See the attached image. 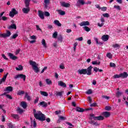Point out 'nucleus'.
Segmentation results:
<instances>
[{
	"instance_id": "79ce46f5",
	"label": "nucleus",
	"mask_w": 128,
	"mask_h": 128,
	"mask_svg": "<svg viewBox=\"0 0 128 128\" xmlns=\"http://www.w3.org/2000/svg\"><path fill=\"white\" fill-rule=\"evenodd\" d=\"M107 58H112V53L108 52L106 54Z\"/></svg>"
},
{
	"instance_id": "58836bf2",
	"label": "nucleus",
	"mask_w": 128,
	"mask_h": 128,
	"mask_svg": "<svg viewBox=\"0 0 128 128\" xmlns=\"http://www.w3.org/2000/svg\"><path fill=\"white\" fill-rule=\"evenodd\" d=\"M83 28L84 30H86V32H90V28L86 26H84Z\"/></svg>"
},
{
	"instance_id": "dca6fc26",
	"label": "nucleus",
	"mask_w": 128,
	"mask_h": 128,
	"mask_svg": "<svg viewBox=\"0 0 128 128\" xmlns=\"http://www.w3.org/2000/svg\"><path fill=\"white\" fill-rule=\"evenodd\" d=\"M128 76V74L126 72H124L123 73L120 74V78H126Z\"/></svg>"
},
{
	"instance_id": "72a5a7b5",
	"label": "nucleus",
	"mask_w": 128,
	"mask_h": 128,
	"mask_svg": "<svg viewBox=\"0 0 128 128\" xmlns=\"http://www.w3.org/2000/svg\"><path fill=\"white\" fill-rule=\"evenodd\" d=\"M18 96H22V94H24V91L18 90L17 92Z\"/></svg>"
},
{
	"instance_id": "69168bd1",
	"label": "nucleus",
	"mask_w": 128,
	"mask_h": 128,
	"mask_svg": "<svg viewBox=\"0 0 128 128\" xmlns=\"http://www.w3.org/2000/svg\"><path fill=\"white\" fill-rule=\"evenodd\" d=\"M104 23H102L101 24L100 23L98 24V26H100V28L104 26Z\"/></svg>"
},
{
	"instance_id": "20e7f679",
	"label": "nucleus",
	"mask_w": 128,
	"mask_h": 128,
	"mask_svg": "<svg viewBox=\"0 0 128 128\" xmlns=\"http://www.w3.org/2000/svg\"><path fill=\"white\" fill-rule=\"evenodd\" d=\"M14 80H16L18 78H22L24 82H26V76L24 74H16L14 77Z\"/></svg>"
},
{
	"instance_id": "f704fd0d",
	"label": "nucleus",
	"mask_w": 128,
	"mask_h": 128,
	"mask_svg": "<svg viewBox=\"0 0 128 128\" xmlns=\"http://www.w3.org/2000/svg\"><path fill=\"white\" fill-rule=\"evenodd\" d=\"M58 40L60 42H62V36L60 34L58 37Z\"/></svg>"
},
{
	"instance_id": "473e14b6",
	"label": "nucleus",
	"mask_w": 128,
	"mask_h": 128,
	"mask_svg": "<svg viewBox=\"0 0 128 128\" xmlns=\"http://www.w3.org/2000/svg\"><path fill=\"white\" fill-rule=\"evenodd\" d=\"M25 98H27V100H30V96H28V92L25 93Z\"/></svg>"
},
{
	"instance_id": "bb28decb",
	"label": "nucleus",
	"mask_w": 128,
	"mask_h": 128,
	"mask_svg": "<svg viewBox=\"0 0 128 128\" xmlns=\"http://www.w3.org/2000/svg\"><path fill=\"white\" fill-rule=\"evenodd\" d=\"M40 94H42V96H48V92H44V91H40Z\"/></svg>"
},
{
	"instance_id": "e2e57ef3",
	"label": "nucleus",
	"mask_w": 128,
	"mask_h": 128,
	"mask_svg": "<svg viewBox=\"0 0 128 128\" xmlns=\"http://www.w3.org/2000/svg\"><path fill=\"white\" fill-rule=\"evenodd\" d=\"M2 20L6 21L8 20V17H6V16H3L2 17Z\"/></svg>"
},
{
	"instance_id": "37998d69",
	"label": "nucleus",
	"mask_w": 128,
	"mask_h": 128,
	"mask_svg": "<svg viewBox=\"0 0 128 128\" xmlns=\"http://www.w3.org/2000/svg\"><path fill=\"white\" fill-rule=\"evenodd\" d=\"M57 36H58V32H55L52 34V38H56Z\"/></svg>"
},
{
	"instance_id": "f3484780",
	"label": "nucleus",
	"mask_w": 128,
	"mask_h": 128,
	"mask_svg": "<svg viewBox=\"0 0 128 128\" xmlns=\"http://www.w3.org/2000/svg\"><path fill=\"white\" fill-rule=\"evenodd\" d=\"M104 118L102 116H96L94 118V120H104Z\"/></svg>"
},
{
	"instance_id": "49530a36",
	"label": "nucleus",
	"mask_w": 128,
	"mask_h": 128,
	"mask_svg": "<svg viewBox=\"0 0 128 128\" xmlns=\"http://www.w3.org/2000/svg\"><path fill=\"white\" fill-rule=\"evenodd\" d=\"M113 78H120V74L114 75Z\"/></svg>"
},
{
	"instance_id": "a19ab883",
	"label": "nucleus",
	"mask_w": 128,
	"mask_h": 128,
	"mask_svg": "<svg viewBox=\"0 0 128 128\" xmlns=\"http://www.w3.org/2000/svg\"><path fill=\"white\" fill-rule=\"evenodd\" d=\"M17 112H19V114H22V112H24V110H22V109L18 108L16 110Z\"/></svg>"
},
{
	"instance_id": "e433bc0d",
	"label": "nucleus",
	"mask_w": 128,
	"mask_h": 128,
	"mask_svg": "<svg viewBox=\"0 0 128 128\" xmlns=\"http://www.w3.org/2000/svg\"><path fill=\"white\" fill-rule=\"evenodd\" d=\"M46 83L47 84H52V80H50V78H46Z\"/></svg>"
},
{
	"instance_id": "a211bd4d",
	"label": "nucleus",
	"mask_w": 128,
	"mask_h": 128,
	"mask_svg": "<svg viewBox=\"0 0 128 128\" xmlns=\"http://www.w3.org/2000/svg\"><path fill=\"white\" fill-rule=\"evenodd\" d=\"M58 85L60 86H62V88H66V84L62 81L58 82Z\"/></svg>"
},
{
	"instance_id": "c85d7f7f",
	"label": "nucleus",
	"mask_w": 128,
	"mask_h": 128,
	"mask_svg": "<svg viewBox=\"0 0 128 128\" xmlns=\"http://www.w3.org/2000/svg\"><path fill=\"white\" fill-rule=\"evenodd\" d=\"M90 124H92L93 126H98V122H96L94 120H92V119H91V120L90 122Z\"/></svg>"
},
{
	"instance_id": "5fc2aeb1",
	"label": "nucleus",
	"mask_w": 128,
	"mask_h": 128,
	"mask_svg": "<svg viewBox=\"0 0 128 128\" xmlns=\"http://www.w3.org/2000/svg\"><path fill=\"white\" fill-rule=\"evenodd\" d=\"M105 110H112V107L110 106H106L105 107Z\"/></svg>"
},
{
	"instance_id": "5701e85b",
	"label": "nucleus",
	"mask_w": 128,
	"mask_h": 128,
	"mask_svg": "<svg viewBox=\"0 0 128 128\" xmlns=\"http://www.w3.org/2000/svg\"><path fill=\"white\" fill-rule=\"evenodd\" d=\"M12 117L14 118L15 120H20V116H18V114H12Z\"/></svg>"
},
{
	"instance_id": "c9c22d12",
	"label": "nucleus",
	"mask_w": 128,
	"mask_h": 128,
	"mask_svg": "<svg viewBox=\"0 0 128 128\" xmlns=\"http://www.w3.org/2000/svg\"><path fill=\"white\" fill-rule=\"evenodd\" d=\"M122 94V92L118 91L116 92V97L120 98Z\"/></svg>"
},
{
	"instance_id": "4c0bfd02",
	"label": "nucleus",
	"mask_w": 128,
	"mask_h": 128,
	"mask_svg": "<svg viewBox=\"0 0 128 128\" xmlns=\"http://www.w3.org/2000/svg\"><path fill=\"white\" fill-rule=\"evenodd\" d=\"M66 120V117L62 116H60L59 119L58 120V122H60V120Z\"/></svg>"
},
{
	"instance_id": "09e8293b",
	"label": "nucleus",
	"mask_w": 128,
	"mask_h": 128,
	"mask_svg": "<svg viewBox=\"0 0 128 128\" xmlns=\"http://www.w3.org/2000/svg\"><path fill=\"white\" fill-rule=\"evenodd\" d=\"M114 8H116L118 10H120V6H114Z\"/></svg>"
},
{
	"instance_id": "39448f33",
	"label": "nucleus",
	"mask_w": 128,
	"mask_h": 128,
	"mask_svg": "<svg viewBox=\"0 0 128 128\" xmlns=\"http://www.w3.org/2000/svg\"><path fill=\"white\" fill-rule=\"evenodd\" d=\"M18 14V10H16V8H13L12 9L11 12H10L9 16L11 18H14V16L16 14Z\"/></svg>"
},
{
	"instance_id": "9d476101",
	"label": "nucleus",
	"mask_w": 128,
	"mask_h": 128,
	"mask_svg": "<svg viewBox=\"0 0 128 128\" xmlns=\"http://www.w3.org/2000/svg\"><path fill=\"white\" fill-rule=\"evenodd\" d=\"M64 94V91H61V92L57 91L55 93V96H60V98H62V94Z\"/></svg>"
},
{
	"instance_id": "6e6552de",
	"label": "nucleus",
	"mask_w": 128,
	"mask_h": 128,
	"mask_svg": "<svg viewBox=\"0 0 128 128\" xmlns=\"http://www.w3.org/2000/svg\"><path fill=\"white\" fill-rule=\"evenodd\" d=\"M84 4H86V2H84V0H78V1L77 2L76 4V6H80V4H82V6H84Z\"/></svg>"
},
{
	"instance_id": "ea45409f",
	"label": "nucleus",
	"mask_w": 128,
	"mask_h": 128,
	"mask_svg": "<svg viewBox=\"0 0 128 128\" xmlns=\"http://www.w3.org/2000/svg\"><path fill=\"white\" fill-rule=\"evenodd\" d=\"M42 44L44 48H46V40H44V39L42 40Z\"/></svg>"
},
{
	"instance_id": "680f3d73",
	"label": "nucleus",
	"mask_w": 128,
	"mask_h": 128,
	"mask_svg": "<svg viewBox=\"0 0 128 128\" xmlns=\"http://www.w3.org/2000/svg\"><path fill=\"white\" fill-rule=\"evenodd\" d=\"M47 69H48V67L47 66L44 67V68L41 71V74H44V70H46Z\"/></svg>"
},
{
	"instance_id": "774afa93",
	"label": "nucleus",
	"mask_w": 128,
	"mask_h": 128,
	"mask_svg": "<svg viewBox=\"0 0 128 128\" xmlns=\"http://www.w3.org/2000/svg\"><path fill=\"white\" fill-rule=\"evenodd\" d=\"M88 102H90V104H92V97L90 96H88Z\"/></svg>"
},
{
	"instance_id": "1a4fd4ad",
	"label": "nucleus",
	"mask_w": 128,
	"mask_h": 128,
	"mask_svg": "<svg viewBox=\"0 0 128 128\" xmlns=\"http://www.w3.org/2000/svg\"><path fill=\"white\" fill-rule=\"evenodd\" d=\"M8 56H10V58L11 60H18V57L16 56H14V54L12 53H8Z\"/></svg>"
},
{
	"instance_id": "4be33fe9",
	"label": "nucleus",
	"mask_w": 128,
	"mask_h": 128,
	"mask_svg": "<svg viewBox=\"0 0 128 128\" xmlns=\"http://www.w3.org/2000/svg\"><path fill=\"white\" fill-rule=\"evenodd\" d=\"M40 106H42V108H46L48 106V103L44 101L40 102Z\"/></svg>"
},
{
	"instance_id": "cd10ccee",
	"label": "nucleus",
	"mask_w": 128,
	"mask_h": 128,
	"mask_svg": "<svg viewBox=\"0 0 128 128\" xmlns=\"http://www.w3.org/2000/svg\"><path fill=\"white\" fill-rule=\"evenodd\" d=\"M21 106L23 108H26V106H28V105L26 104V102H21Z\"/></svg>"
},
{
	"instance_id": "3c124183",
	"label": "nucleus",
	"mask_w": 128,
	"mask_h": 128,
	"mask_svg": "<svg viewBox=\"0 0 128 128\" xmlns=\"http://www.w3.org/2000/svg\"><path fill=\"white\" fill-rule=\"evenodd\" d=\"M108 8L106 6L102 7L100 8V10H101L102 12H106V10Z\"/></svg>"
},
{
	"instance_id": "412c9836",
	"label": "nucleus",
	"mask_w": 128,
	"mask_h": 128,
	"mask_svg": "<svg viewBox=\"0 0 128 128\" xmlns=\"http://www.w3.org/2000/svg\"><path fill=\"white\" fill-rule=\"evenodd\" d=\"M85 110H84L82 108H80V107H76V112H84Z\"/></svg>"
},
{
	"instance_id": "6ab92c4d",
	"label": "nucleus",
	"mask_w": 128,
	"mask_h": 128,
	"mask_svg": "<svg viewBox=\"0 0 128 128\" xmlns=\"http://www.w3.org/2000/svg\"><path fill=\"white\" fill-rule=\"evenodd\" d=\"M102 116H105V118H110V114L108 112H104L102 113Z\"/></svg>"
},
{
	"instance_id": "aec40b11",
	"label": "nucleus",
	"mask_w": 128,
	"mask_h": 128,
	"mask_svg": "<svg viewBox=\"0 0 128 128\" xmlns=\"http://www.w3.org/2000/svg\"><path fill=\"white\" fill-rule=\"evenodd\" d=\"M56 12H58V14H60V16H64L66 14V12L62 11L61 10H56Z\"/></svg>"
},
{
	"instance_id": "f257e3e1",
	"label": "nucleus",
	"mask_w": 128,
	"mask_h": 128,
	"mask_svg": "<svg viewBox=\"0 0 128 128\" xmlns=\"http://www.w3.org/2000/svg\"><path fill=\"white\" fill-rule=\"evenodd\" d=\"M33 114H34V117L36 120H38L41 122H44L46 120V116H44V114H42L40 111H38V113H36V109H34Z\"/></svg>"
},
{
	"instance_id": "b1692460",
	"label": "nucleus",
	"mask_w": 128,
	"mask_h": 128,
	"mask_svg": "<svg viewBox=\"0 0 128 128\" xmlns=\"http://www.w3.org/2000/svg\"><path fill=\"white\" fill-rule=\"evenodd\" d=\"M5 36L6 38H10V36H12V32L10 30H6V33L5 34Z\"/></svg>"
},
{
	"instance_id": "9b49d317",
	"label": "nucleus",
	"mask_w": 128,
	"mask_h": 128,
	"mask_svg": "<svg viewBox=\"0 0 128 128\" xmlns=\"http://www.w3.org/2000/svg\"><path fill=\"white\" fill-rule=\"evenodd\" d=\"M8 72H7L4 76L3 78L1 79L0 80V84H2V82H6V78L8 76Z\"/></svg>"
},
{
	"instance_id": "c756f323",
	"label": "nucleus",
	"mask_w": 128,
	"mask_h": 128,
	"mask_svg": "<svg viewBox=\"0 0 128 128\" xmlns=\"http://www.w3.org/2000/svg\"><path fill=\"white\" fill-rule=\"evenodd\" d=\"M16 70H24V67L22 65H19L18 66V68H16Z\"/></svg>"
},
{
	"instance_id": "bf43d9fd",
	"label": "nucleus",
	"mask_w": 128,
	"mask_h": 128,
	"mask_svg": "<svg viewBox=\"0 0 128 128\" xmlns=\"http://www.w3.org/2000/svg\"><path fill=\"white\" fill-rule=\"evenodd\" d=\"M2 58H4V60H8V58H6V55H4V54H2Z\"/></svg>"
},
{
	"instance_id": "2eb2a0df",
	"label": "nucleus",
	"mask_w": 128,
	"mask_h": 128,
	"mask_svg": "<svg viewBox=\"0 0 128 128\" xmlns=\"http://www.w3.org/2000/svg\"><path fill=\"white\" fill-rule=\"evenodd\" d=\"M27 8H23L22 9V12H24V14H28L30 12V7H26Z\"/></svg>"
},
{
	"instance_id": "6e6d98bb",
	"label": "nucleus",
	"mask_w": 128,
	"mask_h": 128,
	"mask_svg": "<svg viewBox=\"0 0 128 128\" xmlns=\"http://www.w3.org/2000/svg\"><path fill=\"white\" fill-rule=\"evenodd\" d=\"M6 96L8 98H9V100H12V97L10 94H6Z\"/></svg>"
},
{
	"instance_id": "4468645a",
	"label": "nucleus",
	"mask_w": 128,
	"mask_h": 128,
	"mask_svg": "<svg viewBox=\"0 0 128 128\" xmlns=\"http://www.w3.org/2000/svg\"><path fill=\"white\" fill-rule=\"evenodd\" d=\"M108 38H110V37H108V34L104 35L102 37V40L104 42H108Z\"/></svg>"
},
{
	"instance_id": "13d9d810",
	"label": "nucleus",
	"mask_w": 128,
	"mask_h": 128,
	"mask_svg": "<svg viewBox=\"0 0 128 128\" xmlns=\"http://www.w3.org/2000/svg\"><path fill=\"white\" fill-rule=\"evenodd\" d=\"M33 122H34V125H33L34 128H36V119L34 120Z\"/></svg>"
},
{
	"instance_id": "864d4df0",
	"label": "nucleus",
	"mask_w": 128,
	"mask_h": 128,
	"mask_svg": "<svg viewBox=\"0 0 128 128\" xmlns=\"http://www.w3.org/2000/svg\"><path fill=\"white\" fill-rule=\"evenodd\" d=\"M44 14L45 16H50V14L48 12H45Z\"/></svg>"
},
{
	"instance_id": "7c9ffc66",
	"label": "nucleus",
	"mask_w": 128,
	"mask_h": 128,
	"mask_svg": "<svg viewBox=\"0 0 128 128\" xmlns=\"http://www.w3.org/2000/svg\"><path fill=\"white\" fill-rule=\"evenodd\" d=\"M6 92H12V88L10 86H8L6 88Z\"/></svg>"
},
{
	"instance_id": "8fccbe9b",
	"label": "nucleus",
	"mask_w": 128,
	"mask_h": 128,
	"mask_svg": "<svg viewBox=\"0 0 128 128\" xmlns=\"http://www.w3.org/2000/svg\"><path fill=\"white\" fill-rule=\"evenodd\" d=\"M103 16H104V18H110V14H108V13H105L104 14H102Z\"/></svg>"
},
{
	"instance_id": "de8ad7c7",
	"label": "nucleus",
	"mask_w": 128,
	"mask_h": 128,
	"mask_svg": "<svg viewBox=\"0 0 128 128\" xmlns=\"http://www.w3.org/2000/svg\"><path fill=\"white\" fill-rule=\"evenodd\" d=\"M9 128H13L14 126L12 125V124L10 122L7 124Z\"/></svg>"
},
{
	"instance_id": "a18cd8bd",
	"label": "nucleus",
	"mask_w": 128,
	"mask_h": 128,
	"mask_svg": "<svg viewBox=\"0 0 128 128\" xmlns=\"http://www.w3.org/2000/svg\"><path fill=\"white\" fill-rule=\"evenodd\" d=\"M86 94H92V90L90 89H89L88 91L86 92Z\"/></svg>"
},
{
	"instance_id": "338daca9",
	"label": "nucleus",
	"mask_w": 128,
	"mask_h": 128,
	"mask_svg": "<svg viewBox=\"0 0 128 128\" xmlns=\"http://www.w3.org/2000/svg\"><path fill=\"white\" fill-rule=\"evenodd\" d=\"M90 106H91V107H92V106H96V103L94 102V103H92V104H90Z\"/></svg>"
},
{
	"instance_id": "ddd939ff",
	"label": "nucleus",
	"mask_w": 128,
	"mask_h": 128,
	"mask_svg": "<svg viewBox=\"0 0 128 128\" xmlns=\"http://www.w3.org/2000/svg\"><path fill=\"white\" fill-rule=\"evenodd\" d=\"M38 16L40 17V18L42 20H44V12L42 10H38Z\"/></svg>"
},
{
	"instance_id": "a878e982",
	"label": "nucleus",
	"mask_w": 128,
	"mask_h": 128,
	"mask_svg": "<svg viewBox=\"0 0 128 128\" xmlns=\"http://www.w3.org/2000/svg\"><path fill=\"white\" fill-rule=\"evenodd\" d=\"M54 24H56V26H62V24L58 20H54Z\"/></svg>"
},
{
	"instance_id": "f03ea898",
	"label": "nucleus",
	"mask_w": 128,
	"mask_h": 128,
	"mask_svg": "<svg viewBox=\"0 0 128 128\" xmlns=\"http://www.w3.org/2000/svg\"><path fill=\"white\" fill-rule=\"evenodd\" d=\"M92 66H90L87 69H81L78 70V72L80 74H87V76H90L92 74Z\"/></svg>"
},
{
	"instance_id": "0eeeda50",
	"label": "nucleus",
	"mask_w": 128,
	"mask_h": 128,
	"mask_svg": "<svg viewBox=\"0 0 128 128\" xmlns=\"http://www.w3.org/2000/svg\"><path fill=\"white\" fill-rule=\"evenodd\" d=\"M60 3L62 6H64V8H70V4L69 3H66L64 2H60Z\"/></svg>"
},
{
	"instance_id": "603ef678",
	"label": "nucleus",
	"mask_w": 128,
	"mask_h": 128,
	"mask_svg": "<svg viewBox=\"0 0 128 128\" xmlns=\"http://www.w3.org/2000/svg\"><path fill=\"white\" fill-rule=\"evenodd\" d=\"M102 98H105V100H110V96L103 95L102 96Z\"/></svg>"
},
{
	"instance_id": "4d7b16f0",
	"label": "nucleus",
	"mask_w": 128,
	"mask_h": 128,
	"mask_svg": "<svg viewBox=\"0 0 128 128\" xmlns=\"http://www.w3.org/2000/svg\"><path fill=\"white\" fill-rule=\"evenodd\" d=\"M78 46V42H75L74 44V52H76V46Z\"/></svg>"
},
{
	"instance_id": "7ed1b4c3",
	"label": "nucleus",
	"mask_w": 128,
	"mask_h": 128,
	"mask_svg": "<svg viewBox=\"0 0 128 128\" xmlns=\"http://www.w3.org/2000/svg\"><path fill=\"white\" fill-rule=\"evenodd\" d=\"M30 66H32L33 70H34V72L38 74L40 72V68L38 67V64H36V62L34 61H32L30 60L29 62Z\"/></svg>"
},
{
	"instance_id": "2f4dec72",
	"label": "nucleus",
	"mask_w": 128,
	"mask_h": 128,
	"mask_svg": "<svg viewBox=\"0 0 128 128\" xmlns=\"http://www.w3.org/2000/svg\"><path fill=\"white\" fill-rule=\"evenodd\" d=\"M18 36V34H15L10 36V38L12 40H16V38H17Z\"/></svg>"
},
{
	"instance_id": "0e129e2a",
	"label": "nucleus",
	"mask_w": 128,
	"mask_h": 128,
	"mask_svg": "<svg viewBox=\"0 0 128 128\" xmlns=\"http://www.w3.org/2000/svg\"><path fill=\"white\" fill-rule=\"evenodd\" d=\"M0 38H6V34H0Z\"/></svg>"
},
{
	"instance_id": "393cba45",
	"label": "nucleus",
	"mask_w": 128,
	"mask_h": 128,
	"mask_svg": "<svg viewBox=\"0 0 128 128\" xmlns=\"http://www.w3.org/2000/svg\"><path fill=\"white\" fill-rule=\"evenodd\" d=\"M30 0H24V4L26 8H28V6H30Z\"/></svg>"
},
{
	"instance_id": "423d86ee",
	"label": "nucleus",
	"mask_w": 128,
	"mask_h": 128,
	"mask_svg": "<svg viewBox=\"0 0 128 128\" xmlns=\"http://www.w3.org/2000/svg\"><path fill=\"white\" fill-rule=\"evenodd\" d=\"M80 26H90V22L88 21H84L79 24Z\"/></svg>"
},
{
	"instance_id": "c03bdc74",
	"label": "nucleus",
	"mask_w": 128,
	"mask_h": 128,
	"mask_svg": "<svg viewBox=\"0 0 128 128\" xmlns=\"http://www.w3.org/2000/svg\"><path fill=\"white\" fill-rule=\"evenodd\" d=\"M110 66L111 68H116V64L113 62H110Z\"/></svg>"
},
{
	"instance_id": "052dcab7",
	"label": "nucleus",
	"mask_w": 128,
	"mask_h": 128,
	"mask_svg": "<svg viewBox=\"0 0 128 128\" xmlns=\"http://www.w3.org/2000/svg\"><path fill=\"white\" fill-rule=\"evenodd\" d=\"M120 46V45L118 44H114L112 45V47L114 48H118Z\"/></svg>"
},
{
	"instance_id": "f8f14e48",
	"label": "nucleus",
	"mask_w": 128,
	"mask_h": 128,
	"mask_svg": "<svg viewBox=\"0 0 128 128\" xmlns=\"http://www.w3.org/2000/svg\"><path fill=\"white\" fill-rule=\"evenodd\" d=\"M8 30H16V25L14 24H11L10 26H8Z\"/></svg>"
}]
</instances>
